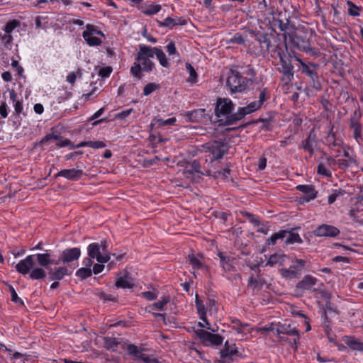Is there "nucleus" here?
I'll use <instances>...</instances> for the list:
<instances>
[{"label": "nucleus", "mask_w": 363, "mask_h": 363, "mask_svg": "<svg viewBox=\"0 0 363 363\" xmlns=\"http://www.w3.org/2000/svg\"><path fill=\"white\" fill-rule=\"evenodd\" d=\"M277 23L279 29L284 32V38H289V40L294 41V37L295 34V27L294 25L291 24L288 20L286 23L279 20Z\"/></svg>", "instance_id": "nucleus-19"}, {"label": "nucleus", "mask_w": 363, "mask_h": 363, "mask_svg": "<svg viewBox=\"0 0 363 363\" xmlns=\"http://www.w3.org/2000/svg\"><path fill=\"white\" fill-rule=\"evenodd\" d=\"M257 42L260 46V52L265 55L270 50L271 40L268 35H261L257 38Z\"/></svg>", "instance_id": "nucleus-28"}, {"label": "nucleus", "mask_w": 363, "mask_h": 363, "mask_svg": "<svg viewBox=\"0 0 363 363\" xmlns=\"http://www.w3.org/2000/svg\"><path fill=\"white\" fill-rule=\"evenodd\" d=\"M277 55L279 58V62L281 64V69L280 72L283 73V80L289 82L291 81L294 77L293 74V65L291 62V57L287 52H284L280 48L277 50Z\"/></svg>", "instance_id": "nucleus-4"}, {"label": "nucleus", "mask_w": 363, "mask_h": 363, "mask_svg": "<svg viewBox=\"0 0 363 363\" xmlns=\"http://www.w3.org/2000/svg\"><path fill=\"white\" fill-rule=\"evenodd\" d=\"M106 242L103 241L101 245L93 242L87 247L88 255L101 264H105L111 259V254L107 251Z\"/></svg>", "instance_id": "nucleus-2"}, {"label": "nucleus", "mask_w": 363, "mask_h": 363, "mask_svg": "<svg viewBox=\"0 0 363 363\" xmlns=\"http://www.w3.org/2000/svg\"><path fill=\"white\" fill-rule=\"evenodd\" d=\"M306 263L304 259H293L289 268L281 269V272L282 277L285 279H295L298 277L304 269Z\"/></svg>", "instance_id": "nucleus-6"}, {"label": "nucleus", "mask_w": 363, "mask_h": 363, "mask_svg": "<svg viewBox=\"0 0 363 363\" xmlns=\"http://www.w3.org/2000/svg\"><path fill=\"white\" fill-rule=\"evenodd\" d=\"M297 60L301 63V65L302 66L303 72L307 74L311 77V79L313 80V86L316 89H320V84L318 80V76L317 73L312 71L311 69H310L309 67L305 63H303L301 60L297 59Z\"/></svg>", "instance_id": "nucleus-27"}, {"label": "nucleus", "mask_w": 363, "mask_h": 363, "mask_svg": "<svg viewBox=\"0 0 363 363\" xmlns=\"http://www.w3.org/2000/svg\"><path fill=\"white\" fill-rule=\"evenodd\" d=\"M83 33L94 36H104V33L100 30H99L96 26L90 24L86 25V30Z\"/></svg>", "instance_id": "nucleus-43"}, {"label": "nucleus", "mask_w": 363, "mask_h": 363, "mask_svg": "<svg viewBox=\"0 0 363 363\" xmlns=\"http://www.w3.org/2000/svg\"><path fill=\"white\" fill-rule=\"evenodd\" d=\"M258 169L259 170H262L266 167L267 165V158L264 157H262L259 159L258 161Z\"/></svg>", "instance_id": "nucleus-63"}, {"label": "nucleus", "mask_w": 363, "mask_h": 363, "mask_svg": "<svg viewBox=\"0 0 363 363\" xmlns=\"http://www.w3.org/2000/svg\"><path fill=\"white\" fill-rule=\"evenodd\" d=\"M229 175L230 170L228 169H224L223 171L215 172L213 175V179L218 180H225L228 179Z\"/></svg>", "instance_id": "nucleus-44"}, {"label": "nucleus", "mask_w": 363, "mask_h": 363, "mask_svg": "<svg viewBox=\"0 0 363 363\" xmlns=\"http://www.w3.org/2000/svg\"><path fill=\"white\" fill-rule=\"evenodd\" d=\"M286 238V239L285 242L286 245L302 242V239L301 238L300 235L298 233H290L289 232H288Z\"/></svg>", "instance_id": "nucleus-41"}, {"label": "nucleus", "mask_w": 363, "mask_h": 363, "mask_svg": "<svg viewBox=\"0 0 363 363\" xmlns=\"http://www.w3.org/2000/svg\"><path fill=\"white\" fill-rule=\"evenodd\" d=\"M83 174V172L79 169H64L60 172L55 177L57 176H62L67 179H79L81 178V176Z\"/></svg>", "instance_id": "nucleus-26"}, {"label": "nucleus", "mask_w": 363, "mask_h": 363, "mask_svg": "<svg viewBox=\"0 0 363 363\" xmlns=\"http://www.w3.org/2000/svg\"><path fill=\"white\" fill-rule=\"evenodd\" d=\"M160 26H166L172 28L177 25H184L186 23V21H182L179 19L177 21L176 19H174L171 17L166 18L164 21H158Z\"/></svg>", "instance_id": "nucleus-35"}, {"label": "nucleus", "mask_w": 363, "mask_h": 363, "mask_svg": "<svg viewBox=\"0 0 363 363\" xmlns=\"http://www.w3.org/2000/svg\"><path fill=\"white\" fill-rule=\"evenodd\" d=\"M296 188L303 194V196L299 198L300 203L309 202L316 197L317 191L312 185L301 184L297 186Z\"/></svg>", "instance_id": "nucleus-13"}, {"label": "nucleus", "mask_w": 363, "mask_h": 363, "mask_svg": "<svg viewBox=\"0 0 363 363\" xmlns=\"http://www.w3.org/2000/svg\"><path fill=\"white\" fill-rule=\"evenodd\" d=\"M313 233L318 237L334 238L340 234V230L333 225L322 224L314 230Z\"/></svg>", "instance_id": "nucleus-12"}, {"label": "nucleus", "mask_w": 363, "mask_h": 363, "mask_svg": "<svg viewBox=\"0 0 363 363\" xmlns=\"http://www.w3.org/2000/svg\"><path fill=\"white\" fill-rule=\"evenodd\" d=\"M269 1L270 0H262L261 1H259L258 4L259 9H260L262 11L266 10L268 8Z\"/></svg>", "instance_id": "nucleus-62"}, {"label": "nucleus", "mask_w": 363, "mask_h": 363, "mask_svg": "<svg viewBox=\"0 0 363 363\" xmlns=\"http://www.w3.org/2000/svg\"><path fill=\"white\" fill-rule=\"evenodd\" d=\"M297 48L298 50L304 51V52H309L311 50V47L310 43L308 41L302 40V43L299 44L297 43Z\"/></svg>", "instance_id": "nucleus-52"}, {"label": "nucleus", "mask_w": 363, "mask_h": 363, "mask_svg": "<svg viewBox=\"0 0 363 363\" xmlns=\"http://www.w3.org/2000/svg\"><path fill=\"white\" fill-rule=\"evenodd\" d=\"M166 49L169 55H172L177 53V49L175 44L173 41H171L167 46Z\"/></svg>", "instance_id": "nucleus-55"}, {"label": "nucleus", "mask_w": 363, "mask_h": 363, "mask_svg": "<svg viewBox=\"0 0 363 363\" xmlns=\"http://www.w3.org/2000/svg\"><path fill=\"white\" fill-rule=\"evenodd\" d=\"M251 82L250 79L242 77L238 72L232 71L227 79L226 84L231 92L235 93L245 91Z\"/></svg>", "instance_id": "nucleus-3"}, {"label": "nucleus", "mask_w": 363, "mask_h": 363, "mask_svg": "<svg viewBox=\"0 0 363 363\" xmlns=\"http://www.w3.org/2000/svg\"><path fill=\"white\" fill-rule=\"evenodd\" d=\"M67 269L66 267H62L55 269V270H52L51 269L49 270V275L52 280L54 281H60L61 280L65 275L67 274Z\"/></svg>", "instance_id": "nucleus-29"}, {"label": "nucleus", "mask_w": 363, "mask_h": 363, "mask_svg": "<svg viewBox=\"0 0 363 363\" xmlns=\"http://www.w3.org/2000/svg\"><path fill=\"white\" fill-rule=\"evenodd\" d=\"M318 173L320 175H324L326 177H330V173L327 167L323 164H320L318 166Z\"/></svg>", "instance_id": "nucleus-53"}, {"label": "nucleus", "mask_w": 363, "mask_h": 363, "mask_svg": "<svg viewBox=\"0 0 363 363\" xmlns=\"http://www.w3.org/2000/svg\"><path fill=\"white\" fill-rule=\"evenodd\" d=\"M272 330L274 331V333L277 335L286 334L289 335H298V330L295 327H291L290 324H279L275 328H272Z\"/></svg>", "instance_id": "nucleus-21"}, {"label": "nucleus", "mask_w": 363, "mask_h": 363, "mask_svg": "<svg viewBox=\"0 0 363 363\" xmlns=\"http://www.w3.org/2000/svg\"><path fill=\"white\" fill-rule=\"evenodd\" d=\"M29 278L32 280L43 279L46 277L47 273L42 267H33L30 272Z\"/></svg>", "instance_id": "nucleus-30"}, {"label": "nucleus", "mask_w": 363, "mask_h": 363, "mask_svg": "<svg viewBox=\"0 0 363 363\" xmlns=\"http://www.w3.org/2000/svg\"><path fill=\"white\" fill-rule=\"evenodd\" d=\"M36 259L40 267H46L50 264H57L51 259L50 254L46 251L45 253H37L34 255V259Z\"/></svg>", "instance_id": "nucleus-23"}, {"label": "nucleus", "mask_w": 363, "mask_h": 363, "mask_svg": "<svg viewBox=\"0 0 363 363\" xmlns=\"http://www.w3.org/2000/svg\"><path fill=\"white\" fill-rule=\"evenodd\" d=\"M133 285V279L127 272L120 273L116 281L117 288L130 289Z\"/></svg>", "instance_id": "nucleus-15"}, {"label": "nucleus", "mask_w": 363, "mask_h": 363, "mask_svg": "<svg viewBox=\"0 0 363 363\" xmlns=\"http://www.w3.org/2000/svg\"><path fill=\"white\" fill-rule=\"evenodd\" d=\"M346 343L353 350L363 351V342H359L353 337H348Z\"/></svg>", "instance_id": "nucleus-40"}, {"label": "nucleus", "mask_w": 363, "mask_h": 363, "mask_svg": "<svg viewBox=\"0 0 363 363\" xmlns=\"http://www.w3.org/2000/svg\"><path fill=\"white\" fill-rule=\"evenodd\" d=\"M9 290H10L11 295V301H13L14 303H17V304L23 305V301H22L21 298H20L18 296V294H17L16 290L14 289V288L11 286L9 287Z\"/></svg>", "instance_id": "nucleus-50"}, {"label": "nucleus", "mask_w": 363, "mask_h": 363, "mask_svg": "<svg viewBox=\"0 0 363 363\" xmlns=\"http://www.w3.org/2000/svg\"><path fill=\"white\" fill-rule=\"evenodd\" d=\"M317 279L311 276H305L303 279L296 284L298 290H308L313 286L315 285Z\"/></svg>", "instance_id": "nucleus-25"}, {"label": "nucleus", "mask_w": 363, "mask_h": 363, "mask_svg": "<svg viewBox=\"0 0 363 363\" xmlns=\"http://www.w3.org/2000/svg\"><path fill=\"white\" fill-rule=\"evenodd\" d=\"M347 4L349 6L348 12L350 15L353 16H358L359 15V8L351 1H347Z\"/></svg>", "instance_id": "nucleus-51"}, {"label": "nucleus", "mask_w": 363, "mask_h": 363, "mask_svg": "<svg viewBox=\"0 0 363 363\" xmlns=\"http://www.w3.org/2000/svg\"><path fill=\"white\" fill-rule=\"evenodd\" d=\"M153 56L155 55L160 62V64L164 67H168L169 64L167 59L166 55L164 52L158 48H152Z\"/></svg>", "instance_id": "nucleus-32"}, {"label": "nucleus", "mask_w": 363, "mask_h": 363, "mask_svg": "<svg viewBox=\"0 0 363 363\" xmlns=\"http://www.w3.org/2000/svg\"><path fill=\"white\" fill-rule=\"evenodd\" d=\"M20 26V22L17 20H12L9 21L5 27L4 31L7 34H10L16 28Z\"/></svg>", "instance_id": "nucleus-46"}, {"label": "nucleus", "mask_w": 363, "mask_h": 363, "mask_svg": "<svg viewBox=\"0 0 363 363\" xmlns=\"http://www.w3.org/2000/svg\"><path fill=\"white\" fill-rule=\"evenodd\" d=\"M203 147L212 154V160H218L227 152V145L221 141H213L206 144Z\"/></svg>", "instance_id": "nucleus-8"}, {"label": "nucleus", "mask_w": 363, "mask_h": 363, "mask_svg": "<svg viewBox=\"0 0 363 363\" xmlns=\"http://www.w3.org/2000/svg\"><path fill=\"white\" fill-rule=\"evenodd\" d=\"M186 67L189 72V77L188 78L187 81L191 83H195L198 77L196 72L189 63L186 64Z\"/></svg>", "instance_id": "nucleus-45"}, {"label": "nucleus", "mask_w": 363, "mask_h": 363, "mask_svg": "<svg viewBox=\"0 0 363 363\" xmlns=\"http://www.w3.org/2000/svg\"><path fill=\"white\" fill-rule=\"evenodd\" d=\"M80 255V249L78 247H73L63 250L61 255V259L63 262H71L78 259Z\"/></svg>", "instance_id": "nucleus-17"}, {"label": "nucleus", "mask_w": 363, "mask_h": 363, "mask_svg": "<svg viewBox=\"0 0 363 363\" xmlns=\"http://www.w3.org/2000/svg\"><path fill=\"white\" fill-rule=\"evenodd\" d=\"M326 143L330 147H337L340 146L341 144V140L336 139L335 137V133L333 132V128H331L330 133L326 137Z\"/></svg>", "instance_id": "nucleus-39"}, {"label": "nucleus", "mask_w": 363, "mask_h": 363, "mask_svg": "<svg viewBox=\"0 0 363 363\" xmlns=\"http://www.w3.org/2000/svg\"><path fill=\"white\" fill-rule=\"evenodd\" d=\"M91 274L92 271L90 267H82L79 269L76 272L77 276L81 277L82 279L89 277Z\"/></svg>", "instance_id": "nucleus-47"}, {"label": "nucleus", "mask_w": 363, "mask_h": 363, "mask_svg": "<svg viewBox=\"0 0 363 363\" xmlns=\"http://www.w3.org/2000/svg\"><path fill=\"white\" fill-rule=\"evenodd\" d=\"M13 107H14L15 113L17 115H19L20 113H22L23 103L21 101H16L15 103H13Z\"/></svg>", "instance_id": "nucleus-58"}, {"label": "nucleus", "mask_w": 363, "mask_h": 363, "mask_svg": "<svg viewBox=\"0 0 363 363\" xmlns=\"http://www.w3.org/2000/svg\"><path fill=\"white\" fill-rule=\"evenodd\" d=\"M126 350L135 359H140V357H142L143 350L133 344L128 345Z\"/></svg>", "instance_id": "nucleus-34"}, {"label": "nucleus", "mask_w": 363, "mask_h": 363, "mask_svg": "<svg viewBox=\"0 0 363 363\" xmlns=\"http://www.w3.org/2000/svg\"><path fill=\"white\" fill-rule=\"evenodd\" d=\"M160 89V85L156 83H148L145 86L143 89V94L145 96H147L152 94L153 91L159 90Z\"/></svg>", "instance_id": "nucleus-42"}, {"label": "nucleus", "mask_w": 363, "mask_h": 363, "mask_svg": "<svg viewBox=\"0 0 363 363\" xmlns=\"http://www.w3.org/2000/svg\"><path fill=\"white\" fill-rule=\"evenodd\" d=\"M82 36L86 43L90 46H98L101 44V40L96 36L91 35L84 33H82Z\"/></svg>", "instance_id": "nucleus-38"}, {"label": "nucleus", "mask_w": 363, "mask_h": 363, "mask_svg": "<svg viewBox=\"0 0 363 363\" xmlns=\"http://www.w3.org/2000/svg\"><path fill=\"white\" fill-rule=\"evenodd\" d=\"M104 269V264L98 263L95 264L93 267V269L91 270L94 274H98L101 273Z\"/></svg>", "instance_id": "nucleus-59"}, {"label": "nucleus", "mask_w": 363, "mask_h": 363, "mask_svg": "<svg viewBox=\"0 0 363 363\" xmlns=\"http://www.w3.org/2000/svg\"><path fill=\"white\" fill-rule=\"evenodd\" d=\"M169 297H163L161 300L157 302H155L152 304H150L147 307V311L150 313H152L155 318L161 317L164 319V315L162 313H155L153 311H164L165 306L169 303Z\"/></svg>", "instance_id": "nucleus-18"}, {"label": "nucleus", "mask_w": 363, "mask_h": 363, "mask_svg": "<svg viewBox=\"0 0 363 363\" xmlns=\"http://www.w3.org/2000/svg\"><path fill=\"white\" fill-rule=\"evenodd\" d=\"M161 9L160 5H150L145 10L144 13L147 15H153L159 12Z\"/></svg>", "instance_id": "nucleus-49"}, {"label": "nucleus", "mask_w": 363, "mask_h": 363, "mask_svg": "<svg viewBox=\"0 0 363 363\" xmlns=\"http://www.w3.org/2000/svg\"><path fill=\"white\" fill-rule=\"evenodd\" d=\"M215 306V301L211 299H208L206 301L201 300L198 295L196 296V306L199 315L200 319L203 321H206V313L213 309Z\"/></svg>", "instance_id": "nucleus-10"}, {"label": "nucleus", "mask_w": 363, "mask_h": 363, "mask_svg": "<svg viewBox=\"0 0 363 363\" xmlns=\"http://www.w3.org/2000/svg\"><path fill=\"white\" fill-rule=\"evenodd\" d=\"M283 259V256L281 255H278V254H274V255H272L267 262V265H269V266H273L274 264L281 262Z\"/></svg>", "instance_id": "nucleus-48"}, {"label": "nucleus", "mask_w": 363, "mask_h": 363, "mask_svg": "<svg viewBox=\"0 0 363 363\" xmlns=\"http://www.w3.org/2000/svg\"><path fill=\"white\" fill-rule=\"evenodd\" d=\"M317 137L313 131H311L308 138L302 142L301 147L312 155L314 153V150L317 148Z\"/></svg>", "instance_id": "nucleus-16"}, {"label": "nucleus", "mask_w": 363, "mask_h": 363, "mask_svg": "<svg viewBox=\"0 0 363 363\" xmlns=\"http://www.w3.org/2000/svg\"><path fill=\"white\" fill-rule=\"evenodd\" d=\"M261 107L260 103L253 101L250 103L245 107L239 108L238 111L231 116H228L225 122V125H233L238 121L242 120L247 114H250Z\"/></svg>", "instance_id": "nucleus-5"}, {"label": "nucleus", "mask_w": 363, "mask_h": 363, "mask_svg": "<svg viewBox=\"0 0 363 363\" xmlns=\"http://www.w3.org/2000/svg\"><path fill=\"white\" fill-rule=\"evenodd\" d=\"M361 116L354 112L350 118V128L353 132V136L356 141L362 138V125L360 123Z\"/></svg>", "instance_id": "nucleus-14"}, {"label": "nucleus", "mask_w": 363, "mask_h": 363, "mask_svg": "<svg viewBox=\"0 0 363 363\" xmlns=\"http://www.w3.org/2000/svg\"><path fill=\"white\" fill-rule=\"evenodd\" d=\"M8 106L6 102H2L0 105V115L2 118H6L8 116Z\"/></svg>", "instance_id": "nucleus-56"}, {"label": "nucleus", "mask_w": 363, "mask_h": 363, "mask_svg": "<svg viewBox=\"0 0 363 363\" xmlns=\"http://www.w3.org/2000/svg\"><path fill=\"white\" fill-rule=\"evenodd\" d=\"M88 146L94 149L103 148L106 144L103 141H83L77 145H72L71 149Z\"/></svg>", "instance_id": "nucleus-31"}, {"label": "nucleus", "mask_w": 363, "mask_h": 363, "mask_svg": "<svg viewBox=\"0 0 363 363\" xmlns=\"http://www.w3.org/2000/svg\"><path fill=\"white\" fill-rule=\"evenodd\" d=\"M153 121H155V125H157L158 127H163L166 125H174L177 119L175 117H172L167 120H164L160 118H155Z\"/></svg>", "instance_id": "nucleus-37"}, {"label": "nucleus", "mask_w": 363, "mask_h": 363, "mask_svg": "<svg viewBox=\"0 0 363 363\" xmlns=\"http://www.w3.org/2000/svg\"><path fill=\"white\" fill-rule=\"evenodd\" d=\"M111 72H112V68L111 67H103V68H100L99 74L101 77H107L110 75Z\"/></svg>", "instance_id": "nucleus-54"}, {"label": "nucleus", "mask_w": 363, "mask_h": 363, "mask_svg": "<svg viewBox=\"0 0 363 363\" xmlns=\"http://www.w3.org/2000/svg\"><path fill=\"white\" fill-rule=\"evenodd\" d=\"M141 295L143 298L149 301H152L156 298V295L152 291L143 292Z\"/></svg>", "instance_id": "nucleus-60"}, {"label": "nucleus", "mask_w": 363, "mask_h": 363, "mask_svg": "<svg viewBox=\"0 0 363 363\" xmlns=\"http://www.w3.org/2000/svg\"><path fill=\"white\" fill-rule=\"evenodd\" d=\"M157 359L152 358L150 356H147L143 353L142 357H140V360H142L143 362L145 363H154V362L156 361Z\"/></svg>", "instance_id": "nucleus-64"}, {"label": "nucleus", "mask_w": 363, "mask_h": 363, "mask_svg": "<svg viewBox=\"0 0 363 363\" xmlns=\"http://www.w3.org/2000/svg\"><path fill=\"white\" fill-rule=\"evenodd\" d=\"M234 108L233 103L228 99H219L217 101L216 106L215 108L216 115L218 117H220L221 116L227 117L230 116L229 115ZM228 118H226L227 119Z\"/></svg>", "instance_id": "nucleus-9"}, {"label": "nucleus", "mask_w": 363, "mask_h": 363, "mask_svg": "<svg viewBox=\"0 0 363 363\" xmlns=\"http://www.w3.org/2000/svg\"><path fill=\"white\" fill-rule=\"evenodd\" d=\"M55 140H57V146L59 147H63L66 146H69L71 148L72 145H74L72 143V142L69 139H64L62 137L55 135V134H48L45 137H44L40 141L41 143H45L47 141Z\"/></svg>", "instance_id": "nucleus-20"}, {"label": "nucleus", "mask_w": 363, "mask_h": 363, "mask_svg": "<svg viewBox=\"0 0 363 363\" xmlns=\"http://www.w3.org/2000/svg\"><path fill=\"white\" fill-rule=\"evenodd\" d=\"M35 264L34 255H28L23 259L20 260L16 264L15 268L18 273L26 275L30 273Z\"/></svg>", "instance_id": "nucleus-11"}, {"label": "nucleus", "mask_w": 363, "mask_h": 363, "mask_svg": "<svg viewBox=\"0 0 363 363\" xmlns=\"http://www.w3.org/2000/svg\"><path fill=\"white\" fill-rule=\"evenodd\" d=\"M194 332L205 346H218L222 345L223 342V338L218 334H213L203 329H196Z\"/></svg>", "instance_id": "nucleus-7"}, {"label": "nucleus", "mask_w": 363, "mask_h": 363, "mask_svg": "<svg viewBox=\"0 0 363 363\" xmlns=\"http://www.w3.org/2000/svg\"><path fill=\"white\" fill-rule=\"evenodd\" d=\"M13 359L14 360V363H25V358L23 354L16 352L13 354Z\"/></svg>", "instance_id": "nucleus-57"}, {"label": "nucleus", "mask_w": 363, "mask_h": 363, "mask_svg": "<svg viewBox=\"0 0 363 363\" xmlns=\"http://www.w3.org/2000/svg\"><path fill=\"white\" fill-rule=\"evenodd\" d=\"M218 257L220 258V264L225 271L229 272L233 269L235 263V259L233 257L226 256L223 252H220Z\"/></svg>", "instance_id": "nucleus-24"}, {"label": "nucleus", "mask_w": 363, "mask_h": 363, "mask_svg": "<svg viewBox=\"0 0 363 363\" xmlns=\"http://www.w3.org/2000/svg\"><path fill=\"white\" fill-rule=\"evenodd\" d=\"M151 47L140 45L139 50L135 55V62L130 67V73L133 77L141 79L143 77L142 72H151L155 64L152 61L153 59V53Z\"/></svg>", "instance_id": "nucleus-1"}, {"label": "nucleus", "mask_w": 363, "mask_h": 363, "mask_svg": "<svg viewBox=\"0 0 363 363\" xmlns=\"http://www.w3.org/2000/svg\"><path fill=\"white\" fill-rule=\"evenodd\" d=\"M288 234L286 230H281L278 233H274L267 241L268 245H274L278 240H282L286 238Z\"/></svg>", "instance_id": "nucleus-36"}, {"label": "nucleus", "mask_w": 363, "mask_h": 363, "mask_svg": "<svg viewBox=\"0 0 363 363\" xmlns=\"http://www.w3.org/2000/svg\"><path fill=\"white\" fill-rule=\"evenodd\" d=\"M238 351L235 345L226 341L223 349L220 352V357L223 359H233V357L235 355H238Z\"/></svg>", "instance_id": "nucleus-22"}, {"label": "nucleus", "mask_w": 363, "mask_h": 363, "mask_svg": "<svg viewBox=\"0 0 363 363\" xmlns=\"http://www.w3.org/2000/svg\"><path fill=\"white\" fill-rule=\"evenodd\" d=\"M189 262L194 270H199L205 268L201 257L199 258L198 257H196L194 255H189Z\"/></svg>", "instance_id": "nucleus-33"}, {"label": "nucleus", "mask_w": 363, "mask_h": 363, "mask_svg": "<svg viewBox=\"0 0 363 363\" xmlns=\"http://www.w3.org/2000/svg\"><path fill=\"white\" fill-rule=\"evenodd\" d=\"M1 40L6 44L11 45L13 40L12 35L10 34L0 35Z\"/></svg>", "instance_id": "nucleus-61"}]
</instances>
